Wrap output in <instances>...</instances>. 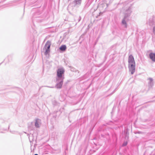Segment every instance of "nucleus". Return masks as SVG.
Masks as SVG:
<instances>
[{"label": "nucleus", "instance_id": "1", "mask_svg": "<svg viewBox=\"0 0 155 155\" xmlns=\"http://www.w3.org/2000/svg\"><path fill=\"white\" fill-rule=\"evenodd\" d=\"M132 12V10L131 6H129L124 12V16L122 20L121 23L123 25H124V27L125 28H127V22L129 20V17Z\"/></svg>", "mask_w": 155, "mask_h": 155}, {"label": "nucleus", "instance_id": "2", "mask_svg": "<svg viewBox=\"0 0 155 155\" xmlns=\"http://www.w3.org/2000/svg\"><path fill=\"white\" fill-rule=\"evenodd\" d=\"M65 71L63 68H58L57 71L56 79L64 80V73Z\"/></svg>", "mask_w": 155, "mask_h": 155}, {"label": "nucleus", "instance_id": "3", "mask_svg": "<svg viewBox=\"0 0 155 155\" xmlns=\"http://www.w3.org/2000/svg\"><path fill=\"white\" fill-rule=\"evenodd\" d=\"M51 45V41H48L46 43L44 48L45 49V55H47L50 52V48Z\"/></svg>", "mask_w": 155, "mask_h": 155}, {"label": "nucleus", "instance_id": "4", "mask_svg": "<svg viewBox=\"0 0 155 155\" xmlns=\"http://www.w3.org/2000/svg\"><path fill=\"white\" fill-rule=\"evenodd\" d=\"M64 80L56 79L57 84L55 87L58 89H61L62 87Z\"/></svg>", "mask_w": 155, "mask_h": 155}, {"label": "nucleus", "instance_id": "5", "mask_svg": "<svg viewBox=\"0 0 155 155\" xmlns=\"http://www.w3.org/2000/svg\"><path fill=\"white\" fill-rule=\"evenodd\" d=\"M128 67L131 74H133L135 71V64H128Z\"/></svg>", "mask_w": 155, "mask_h": 155}, {"label": "nucleus", "instance_id": "6", "mask_svg": "<svg viewBox=\"0 0 155 155\" xmlns=\"http://www.w3.org/2000/svg\"><path fill=\"white\" fill-rule=\"evenodd\" d=\"M128 62V64H135L134 58L131 54L130 55L129 57Z\"/></svg>", "mask_w": 155, "mask_h": 155}, {"label": "nucleus", "instance_id": "7", "mask_svg": "<svg viewBox=\"0 0 155 155\" xmlns=\"http://www.w3.org/2000/svg\"><path fill=\"white\" fill-rule=\"evenodd\" d=\"M41 120L37 118L35 119V126L36 128H39L41 125Z\"/></svg>", "mask_w": 155, "mask_h": 155}, {"label": "nucleus", "instance_id": "8", "mask_svg": "<svg viewBox=\"0 0 155 155\" xmlns=\"http://www.w3.org/2000/svg\"><path fill=\"white\" fill-rule=\"evenodd\" d=\"M149 56L150 58L152 61L155 62V53L151 52L150 53Z\"/></svg>", "mask_w": 155, "mask_h": 155}, {"label": "nucleus", "instance_id": "9", "mask_svg": "<svg viewBox=\"0 0 155 155\" xmlns=\"http://www.w3.org/2000/svg\"><path fill=\"white\" fill-rule=\"evenodd\" d=\"M81 2V0H74L73 2V3L74 4V6H75L78 5H80Z\"/></svg>", "mask_w": 155, "mask_h": 155}, {"label": "nucleus", "instance_id": "10", "mask_svg": "<svg viewBox=\"0 0 155 155\" xmlns=\"http://www.w3.org/2000/svg\"><path fill=\"white\" fill-rule=\"evenodd\" d=\"M67 49L66 46L65 45H62L59 48V50L62 51H65Z\"/></svg>", "mask_w": 155, "mask_h": 155}, {"label": "nucleus", "instance_id": "11", "mask_svg": "<svg viewBox=\"0 0 155 155\" xmlns=\"http://www.w3.org/2000/svg\"><path fill=\"white\" fill-rule=\"evenodd\" d=\"M149 81L148 82V84L150 86L152 87L153 85V79L151 78H149Z\"/></svg>", "mask_w": 155, "mask_h": 155}, {"label": "nucleus", "instance_id": "12", "mask_svg": "<svg viewBox=\"0 0 155 155\" xmlns=\"http://www.w3.org/2000/svg\"><path fill=\"white\" fill-rule=\"evenodd\" d=\"M153 34L155 35V26H154L153 28Z\"/></svg>", "mask_w": 155, "mask_h": 155}, {"label": "nucleus", "instance_id": "13", "mask_svg": "<svg viewBox=\"0 0 155 155\" xmlns=\"http://www.w3.org/2000/svg\"><path fill=\"white\" fill-rule=\"evenodd\" d=\"M127 142H124L123 144V146H125L127 144Z\"/></svg>", "mask_w": 155, "mask_h": 155}, {"label": "nucleus", "instance_id": "14", "mask_svg": "<svg viewBox=\"0 0 155 155\" xmlns=\"http://www.w3.org/2000/svg\"><path fill=\"white\" fill-rule=\"evenodd\" d=\"M141 132L140 131H138L137 133L138 134H140Z\"/></svg>", "mask_w": 155, "mask_h": 155}, {"label": "nucleus", "instance_id": "15", "mask_svg": "<svg viewBox=\"0 0 155 155\" xmlns=\"http://www.w3.org/2000/svg\"><path fill=\"white\" fill-rule=\"evenodd\" d=\"M81 18L80 17V18L79 19V21H80V20H81Z\"/></svg>", "mask_w": 155, "mask_h": 155}, {"label": "nucleus", "instance_id": "16", "mask_svg": "<svg viewBox=\"0 0 155 155\" xmlns=\"http://www.w3.org/2000/svg\"><path fill=\"white\" fill-rule=\"evenodd\" d=\"M48 87H50V88H53L54 87H48Z\"/></svg>", "mask_w": 155, "mask_h": 155}, {"label": "nucleus", "instance_id": "17", "mask_svg": "<svg viewBox=\"0 0 155 155\" xmlns=\"http://www.w3.org/2000/svg\"><path fill=\"white\" fill-rule=\"evenodd\" d=\"M29 141L30 142H32L31 140H29Z\"/></svg>", "mask_w": 155, "mask_h": 155}, {"label": "nucleus", "instance_id": "18", "mask_svg": "<svg viewBox=\"0 0 155 155\" xmlns=\"http://www.w3.org/2000/svg\"><path fill=\"white\" fill-rule=\"evenodd\" d=\"M34 155H38L37 154H35Z\"/></svg>", "mask_w": 155, "mask_h": 155}]
</instances>
